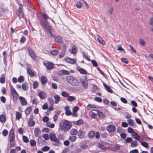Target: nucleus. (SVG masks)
Segmentation results:
<instances>
[{"label":"nucleus","mask_w":153,"mask_h":153,"mask_svg":"<svg viewBox=\"0 0 153 153\" xmlns=\"http://www.w3.org/2000/svg\"><path fill=\"white\" fill-rule=\"evenodd\" d=\"M40 16L44 19V20H47L48 19V18H49V16L45 13H41Z\"/></svg>","instance_id":"27"},{"label":"nucleus","mask_w":153,"mask_h":153,"mask_svg":"<svg viewBox=\"0 0 153 153\" xmlns=\"http://www.w3.org/2000/svg\"><path fill=\"white\" fill-rule=\"evenodd\" d=\"M83 123V121L82 120L80 119L76 121H74V123L77 125H80L82 124Z\"/></svg>","instance_id":"28"},{"label":"nucleus","mask_w":153,"mask_h":153,"mask_svg":"<svg viewBox=\"0 0 153 153\" xmlns=\"http://www.w3.org/2000/svg\"><path fill=\"white\" fill-rule=\"evenodd\" d=\"M121 59L122 62L125 63L126 64L128 63V62L127 59L124 58H121Z\"/></svg>","instance_id":"54"},{"label":"nucleus","mask_w":153,"mask_h":153,"mask_svg":"<svg viewBox=\"0 0 153 153\" xmlns=\"http://www.w3.org/2000/svg\"><path fill=\"white\" fill-rule=\"evenodd\" d=\"M49 136L50 140L51 141L56 142L57 143H59V141L57 138L55 134L51 133L50 134Z\"/></svg>","instance_id":"5"},{"label":"nucleus","mask_w":153,"mask_h":153,"mask_svg":"<svg viewBox=\"0 0 153 153\" xmlns=\"http://www.w3.org/2000/svg\"><path fill=\"white\" fill-rule=\"evenodd\" d=\"M97 114L99 117L101 119L104 118L105 117L103 113L100 111H97Z\"/></svg>","instance_id":"32"},{"label":"nucleus","mask_w":153,"mask_h":153,"mask_svg":"<svg viewBox=\"0 0 153 153\" xmlns=\"http://www.w3.org/2000/svg\"><path fill=\"white\" fill-rule=\"evenodd\" d=\"M66 79L68 83L73 86H78L79 84V82L77 79L72 76H67L66 77Z\"/></svg>","instance_id":"2"},{"label":"nucleus","mask_w":153,"mask_h":153,"mask_svg":"<svg viewBox=\"0 0 153 153\" xmlns=\"http://www.w3.org/2000/svg\"><path fill=\"white\" fill-rule=\"evenodd\" d=\"M69 51L72 54H74L76 53L77 52L76 46L74 45H73L72 48L70 49Z\"/></svg>","instance_id":"20"},{"label":"nucleus","mask_w":153,"mask_h":153,"mask_svg":"<svg viewBox=\"0 0 153 153\" xmlns=\"http://www.w3.org/2000/svg\"><path fill=\"white\" fill-rule=\"evenodd\" d=\"M28 85V83L27 82H24L23 83L22 86L23 90L25 91L27 90L29 88Z\"/></svg>","instance_id":"19"},{"label":"nucleus","mask_w":153,"mask_h":153,"mask_svg":"<svg viewBox=\"0 0 153 153\" xmlns=\"http://www.w3.org/2000/svg\"><path fill=\"white\" fill-rule=\"evenodd\" d=\"M33 88L35 89L38 86V82L37 81H34L33 84Z\"/></svg>","instance_id":"36"},{"label":"nucleus","mask_w":153,"mask_h":153,"mask_svg":"<svg viewBox=\"0 0 153 153\" xmlns=\"http://www.w3.org/2000/svg\"><path fill=\"white\" fill-rule=\"evenodd\" d=\"M138 145L137 141H134L131 143V146L135 147Z\"/></svg>","instance_id":"42"},{"label":"nucleus","mask_w":153,"mask_h":153,"mask_svg":"<svg viewBox=\"0 0 153 153\" xmlns=\"http://www.w3.org/2000/svg\"><path fill=\"white\" fill-rule=\"evenodd\" d=\"M54 98L55 100V103L57 104L60 100V96L58 95H55L54 96Z\"/></svg>","instance_id":"29"},{"label":"nucleus","mask_w":153,"mask_h":153,"mask_svg":"<svg viewBox=\"0 0 153 153\" xmlns=\"http://www.w3.org/2000/svg\"><path fill=\"white\" fill-rule=\"evenodd\" d=\"M27 72L28 74L31 76H34V74L33 71H32L29 68H27Z\"/></svg>","instance_id":"30"},{"label":"nucleus","mask_w":153,"mask_h":153,"mask_svg":"<svg viewBox=\"0 0 153 153\" xmlns=\"http://www.w3.org/2000/svg\"><path fill=\"white\" fill-rule=\"evenodd\" d=\"M76 6L79 8H81V7H82L81 3L79 1L77 2L76 4Z\"/></svg>","instance_id":"64"},{"label":"nucleus","mask_w":153,"mask_h":153,"mask_svg":"<svg viewBox=\"0 0 153 153\" xmlns=\"http://www.w3.org/2000/svg\"><path fill=\"white\" fill-rule=\"evenodd\" d=\"M76 139V137L74 135H72L69 137L68 139L72 142H74Z\"/></svg>","instance_id":"35"},{"label":"nucleus","mask_w":153,"mask_h":153,"mask_svg":"<svg viewBox=\"0 0 153 153\" xmlns=\"http://www.w3.org/2000/svg\"><path fill=\"white\" fill-rule=\"evenodd\" d=\"M58 53V51L56 50H53L51 51V54L54 55H56Z\"/></svg>","instance_id":"55"},{"label":"nucleus","mask_w":153,"mask_h":153,"mask_svg":"<svg viewBox=\"0 0 153 153\" xmlns=\"http://www.w3.org/2000/svg\"><path fill=\"white\" fill-rule=\"evenodd\" d=\"M50 147L47 146H45L43 147L42 149V150L43 152H46L48 151L50 149Z\"/></svg>","instance_id":"47"},{"label":"nucleus","mask_w":153,"mask_h":153,"mask_svg":"<svg viewBox=\"0 0 153 153\" xmlns=\"http://www.w3.org/2000/svg\"><path fill=\"white\" fill-rule=\"evenodd\" d=\"M35 136L38 137L41 134V131L38 128H36L34 130Z\"/></svg>","instance_id":"23"},{"label":"nucleus","mask_w":153,"mask_h":153,"mask_svg":"<svg viewBox=\"0 0 153 153\" xmlns=\"http://www.w3.org/2000/svg\"><path fill=\"white\" fill-rule=\"evenodd\" d=\"M139 41L141 45L143 46H144L145 45V42L143 40L141 39H139Z\"/></svg>","instance_id":"49"},{"label":"nucleus","mask_w":153,"mask_h":153,"mask_svg":"<svg viewBox=\"0 0 153 153\" xmlns=\"http://www.w3.org/2000/svg\"><path fill=\"white\" fill-rule=\"evenodd\" d=\"M23 6L22 4H20L19 5V7L18 10V16L19 17L20 19L21 18H24V13L23 11Z\"/></svg>","instance_id":"4"},{"label":"nucleus","mask_w":153,"mask_h":153,"mask_svg":"<svg viewBox=\"0 0 153 153\" xmlns=\"http://www.w3.org/2000/svg\"><path fill=\"white\" fill-rule=\"evenodd\" d=\"M44 65L46 66V68L48 70H52L54 68L53 64L51 62H48L46 64L44 63Z\"/></svg>","instance_id":"8"},{"label":"nucleus","mask_w":153,"mask_h":153,"mask_svg":"<svg viewBox=\"0 0 153 153\" xmlns=\"http://www.w3.org/2000/svg\"><path fill=\"white\" fill-rule=\"evenodd\" d=\"M30 143L32 146H33L36 145V142L34 140H31L30 141Z\"/></svg>","instance_id":"45"},{"label":"nucleus","mask_w":153,"mask_h":153,"mask_svg":"<svg viewBox=\"0 0 153 153\" xmlns=\"http://www.w3.org/2000/svg\"><path fill=\"white\" fill-rule=\"evenodd\" d=\"M106 129L109 132H113L115 130L116 127L113 125H108Z\"/></svg>","instance_id":"11"},{"label":"nucleus","mask_w":153,"mask_h":153,"mask_svg":"<svg viewBox=\"0 0 153 153\" xmlns=\"http://www.w3.org/2000/svg\"><path fill=\"white\" fill-rule=\"evenodd\" d=\"M41 83L42 84H45L47 82V79L46 77L44 76H43L41 78Z\"/></svg>","instance_id":"25"},{"label":"nucleus","mask_w":153,"mask_h":153,"mask_svg":"<svg viewBox=\"0 0 153 153\" xmlns=\"http://www.w3.org/2000/svg\"><path fill=\"white\" fill-rule=\"evenodd\" d=\"M38 95L41 99H44L47 97V95L45 92L42 91L39 92Z\"/></svg>","instance_id":"12"},{"label":"nucleus","mask_w":153,"mask_h":153,"mask_svg":"<svg viewBox=\"0 0 153 153\" xmlns=\"http://www.w3.org/2000/svg\"><path fill=\"white\" fill-rule=\"evenodd\" d=\"M82 56L84 58H85L86 60H88L89 61H91L90 59L89 58L85 55V53L83 52L82 53Z\"/></svg>","instance_id":"61"},{"label":"nucleus","mask_w":153,"mask_h":153,"mask_svg":"<svg viewBox=\"0 0 153 153\" xmlns=\"http://www.w3.org/2000/svg\"><path fill=\"white\" fill-rule=\"evenodd\" d=\"M6 121V117L4 115H1L0 116V121L3 123Z\"/></svg>","instance_id":"37"},{"label":"nucleus","mask_w":153,"mask_h":153,"mask_svg":"<svg viewBox=\"0 0 153 153\" xmlns=\"http://www.w3.org/2000/svg\"><path fill=\"white\" fill-rule=\"evenodd\" d=\"M19 99L20 101V104L22 105H26L27 102L25 98L22 97L20 96L19 97Z\"/></svg>","instance_id":"10"},{"label":"nucleus","mask_w":153,"mask_h":153,"mask_svg":"<svg viewBox=\"0 0 153 153\" xmlns=\"http://www.w3.org/2000/svg\"><path fill=\"white\" fill-rule=\"evenodd\" d=\"M81 84L84 88H86L88 87V81L86 78L81 79H80Z\"/></svg>","instance_id":"7"},{"label":"nucleus","mask_w":153,"mask_h":153,"mask_svg":"<svg viewBox=\"0 0 153 153\" xmlns=\"http://www.w3.org/2000/svg\"><path fill=\"white\" fill-rule=\"evenodd\" d=\"M69 107L67 105L64 108L65 112V114L67 116H69L71 114V111L69 110Z\"/></svg>","instance_id":"16"},{"label":"nucleus","mask_w":153,"mask_h":153,"mask_svg":"<svg viewBox=\"0 0 153 153\" xmlns=\"http://www.w3.org/2000/svg\"><path fill=\"white\" fill-rule=\"evenodd\" d=\"M88 137L90 138H93L95 135L94 132L93 131H91L88 134Z\"/></svg>","instance_id":"33"},{"label":"nucleus","mask_w":153,"mask_h":153,"mask_svg":"<svg viewBox=\"0 0 153 153\" xmlns=\"http://www.w3.org/2000/svg\"><path fill=\"white\" fill-rule=\"evenodd\" d=\"M49 120V118L47 116H45L42 118V120L44 122H48Z\"/></svg>","instance_id":"58"},{"label":"nucleus","mask_w":153,"mask_h":153,"mask_svg":"<svg viewBox=\"0 0 153 153\" xmlns=\"http://www.w3.org/2000/svg\"><path fill=\"white\" fill-rule=\"evenodd\" d=\"M8 11V10L7 7H0V16L2 15L5 13L7 12Z\"/></svg>","instance_id":"15"},{"label":"nucleus","mask_w":153,"mask_h":153,"mask_svg":"<svg viewBox=\"0 0 153 153\" xmlns=\"http://www.w3.org/2000/svg\"><path fill=\"white\" fill-rule=\"evenodd\" d=\"M91 62L94 65V66L96 67L97 66V62L94 60H91Z\"/></svg>","instance_id":"57"},{"label":"nucleus","mask_w":153,"mask_h":153,"mask_svg":"<svg viewBox=\"0 0 153 153\" xmlns=\"http://www.w3.org/2000/svg\"><path fill=\"white\" fill-rule=\"evenodd\" d=\"M78 137L82 139L84 137V132L83 131L80 129L78 131Z\"/></svg>","instance_id":"13"},{"label":"nucleus","mask_w":153,"mask_h":153,"mask_svg":"<svg viewBox=\"0 0 153 153\" xmlns=\"http://www.w3.org/2000/svg\"><path fill=\"white\" fill-rule=\"evenodd\" d=\"M9 137L10 142H13L15 138L14 131L13 129H11L9 133Z\"/></svg>","instance_id":"6"},{"label":"nucleus","mask_w":153,"mask_h":153,"mask_svg":"<svg viewBox=\"0 0 153 153\" xmlns=\"http://www.w3.org/2000/svg\"><path fill=\"white\" fill-rule=\"evenodd\" d=\"M62 95L65 97H68L69 96V94L68 92L65 91H63L61 94Z\"/></svg>","instance_id":"48"},{"label":"nucleus","mask_w":153,"mask_h":153,"mask_svg":"<svg viewBox=\"0 0 153 153\" xmlns=\"http://www.w3.org/2000/svg\"><path fill=\"white\" fill-rule=\"evenodd\" d=\"M103 85L104 87L106 90L108 92H110V93H113V91L111 89L110 87L107 85L106 84L103 83Z\"/></svg>","instance_id":"18"},{"label":"nucleus","mask_w":153,"mask_h":153,"mask_svg":"<svg viewBox=\"0 0 153 153\" xmlns=\"http://www.w3.org/2000/svg\"><path fill=\"white\" fill-rule=\"evenodd\" d=\"M67 98L68 100L70 101H72L75 99L74 97L72 96H68Z\"/></svg>","instance_id":"53"},{"label":"nucleus","mask_w":153,"mask_h":153,"mask_svg":"<svg viewBox=\"0 0 153 153\" xmlns=\"http://www.w3.org/2000/svg\"><path fill=\"white\" fill-rule=\"evenodd\" d=\"M141 145L143 147L147 148L148 147L149 145L146 142H142L141 141L140 142Z\"/></svg>","instance_id":"44"},{"label":"nucleus","mask_w":153,"mask_h":153,"mask_svg":"<svg viewBox=\"0 0 153 153\" xmlns=\"http://www.w3.org/2000/svg\"><path fill=\"white\" fill-rule=\"evenodd\" d=\"M39 19L41 25L44 28H46L47 27H48V21L47 20H44L40 18L39 17Z\"/></svg>","instance_id":"3"},{"label":"nucleus","mask_w":153,"mask_h":153,"mask_svg":"<svg viewBox=\"0 0 153 153\" xmlns=\"http://www.w3.org/2000/svg\"><path fill=\"white\" fill-rule=\"evenodd\" d=\"M128 124L131 126H132L134 125V120L131 119H129L128 120Z\"/></svg>","instance_id":"38"},{"label":"nucleus","mask_w":153,"mask_h":153,"mask_svg":"<svg viewBox=\"0 0 153 153\" xmlns=\"http://www.w3.org/2000/svg\"><path fill=\"white\" fill-rule=\"evenodd\" d=\"M65 52L64 51H62L61 52L59 55V57L60 58H62L65 55Z\"/></svg>","instance_id":"59"},{"label":"nucleus","mask_w":153,"mask_h":153,"mask_svg":"<svg viewBox=\"0 0 153 153\" xmlns=\"http://www.w3.org/2000/svg\"><path fill=\"white\" fill-rule=\"evenodd\" d=\"M28 51L31 57L33 59L35 58V55L33 50L31 48H28Z\"/></svg>","instance_id":"17"},{"label":"nucleus","mask_w":153,"mask_h":153,"mask_svg":"<svg viewBox=\"0 0 153 153\" xmlns=\"http://www.w3.org/2000/svg\"><path fill=\"white\" fill-rule=\"evenodd\" d=\"M132 137L137 140H139L140 137L139 135L136 132H134V133L132 134Z\"/></svg>","instance_id":"21"},{"label":"nucleus","mask_w":153,"mask_h":153,"mask_svg":"<svg viewBox=\"0 0 153 153\" xmlns=\"http://www.w3.org/2000/svg\"><path fill=\"white\" fill-rule=\"evenodd\" d=\"M94 100L99 102H102V99L101 98L99 97H95L94 98Z\"/></svg>","instance_id":"52"},{"label":"nucleus","mask_w":153,"mask_h":153,"mask_svg":"<svg viewBox=\"0 0 153 153\" xmlns=\"http://www.w3.org/2000/svg\"><path fill=\"white\" fill-rule=\"evenodd\" d=\"M72 124L69 121L65 120L62 122V124H59L60 129L63 132H65L71 128Z\"/></svg>","instance_id":"1"},{"label":"nucleus","mask_w":153,"mask_h":153,"mask_svg":"<svg viewBox=\"0 0 153 153\" xmlns=\"http://www.w3.org/2000/svg\"><path fill=\"white\" fill-rule=\"evenodd\" d=\"M3 75H1L0 77V82L2 84L4 83L5 81V79L4 77L3 76Z\"/></svg>","instance_id":"40"},{"label":"nucleus","mask_w":153,"mask_h":153,"mask_svg":"<svg viewBox=\"0 0 153 153\" xmlns=\"http://www.w3.org/2000/svg\"><path fill=\"white\" fill-rule=\"evenodd\" d=\"M103 102L104 104L107 105L109 103V102L108 99H104L103 100Z\"/></svg>","instance_id":"63"},{"label":"nucleus","mask_w":153,"mask_h":153,"mask_svg":"<svg viewBox=\"0 0 153 153\" xmlns=\"http://www.w3.org/2000/svg\"><path fill=\"white\" fill-rule=\"evenodd\" d=\"M28 126L30 127H32L35 125V122L33 120H29L27 122Z\"/></svg>","instance_id":"31"},{"label":"nucleus","mask_w":153,"mask_h":153,"mask_svg":"<svg viewBox=\"0 0 153 153\" xmlns=\"http://www.w3.org/2000/svg\"><path fill=\"white\" fill-rule=\"evenodd\" d=\"M10 92L12 96L14 97H18L19 96L18 93L15 90V89L12 85L10 87Z\"/></svg>","instance_id":"9"},{"label":"nucleus","mask_w":153,"mask_h":153,"mask_svg":"<svg viewBox=\"0 0 153 153\" xmlns=\"http://www.w3.org/2000/svg\"><path fill=\"white\" fill-rule=\"evenodd\" d=\"M132 140V139L131 137H128L125 140L126 143H129Z\"/></svg>","instance_id":"62"},{"label":"nucleus","mask_w":153,"mask_h":153,"mask_svg":"<svg viewBox=\"0 0 153 153\" xmlns=\"http://www.w3.org/2000/svg\"><path fill=\"white\" fill-rule=\"evenodd\" d=\"M97 40L99 42L103 45H104L105 44V42L102 39V38L99 35L97 36Z\"/></svg>","instance_id":"22"},{"label":"nucleus","mask_w":153,"mask_h":153,"mask_svg":"<svg viewBox=\"0 0 153 153\" xmlns=\"http://www.w3.org/2000/svg\"><path fill=\"white\" fill-rule=\"evenodd\" d=\"M23 140L24 142L25 143H27L29 142V140L27 137L25 136H23Z\"/></svg>","instance_id":"50"},{"label":"nucleus","mask_w":153,"mask_h":153,"mask_svg":"<svg viewBox=\"0 0 153 153\" xmlns=\"http://www.w3.org/2000/svg\"><path fill=\"white\" fill-rule=\"evenodd\" d=\"M8 133V132L6 129L4 130L2 132V134L4 136H6L7 135Z\"/></svg>","instance_id":"56"},{"label":"nucleus","mask_w":153,"mask_h":153,"mask_svg":"<svg viewBox=\"0 0 153 153\" xmlns=\"http://www.w3.org/2000/svg\"><path fill=\"white\" fill-rule=\"evenodd\" d=\"M24 78L22 76H20L18 78V81L19 82H24Z\"/></svg>","instance_id":"41"},{"label":"nucleus","mask_w":153,"mask_h":153,"mask_svg":"<svg viewBox=\"0 0 153 153\" xmlns=\"http://www.w3.org/2000/svg\"><path fill=\"white\" fill-rule=\"evenodd\" d=\"M16 119L19 120L22 117V115L19 112L16 111Z\"/></svg>","instance_id":"39"},{"label":"nucleus","mask_w":153,"mask_h":153,"mask_svg":"<svg viewBox=\"0 0 153 153\" xmlns=\"http://www.w3.org/2000/svg\"><path fill=\"white\" fill-rule=\"evenodd\" d=\"M77 70L81 74H85L87 73L86 71L83 68H80L77 69Z\"/></svg>","instance_id":"26"},{"label":"nucleus","mask_w":153,"mask_h":153,"mask_svg":"<svg viewBox=\"0 0 153 153\" xmlns=\"http://www.w3.org/2000/svg\"><path fill=\"white\" fill-rule=\"evenodd\" d=\"M55 41L57 43L60 44L62 43V38L59 36L56 37L55 39Z\"/></svg>","instance_id":"24"},{"label":"nucleus","mask_w":153,"mask_h":153,"mask_svg":"<svg viewBox=\"0 0 153 153\" xmlns=\"http://www.w3.org/2000/svg\"><path fill=\"white\" fill-rule=\"evenodd\" d=\"M46 126L50 128H53L54 127V124L53 123L51 124L50 122H48L46 124Z\"/></svg>","instance_id":"46"},{"label":"nucleus","mask_w":153,"mask_h":153,"mask_svg":"<svg viewBox=\"0 0 153 153\" xmlns=\"http://www.w3.org/2000/svg\"><path fill=\"white\" fill-rule=\"evenodd\" d=\"M48 100L49 102V103L51 105H53V99L51 97L49 98L48 99Z\"/></svg>","instance_id":"60"},{"label":"nucleus","mask_w":153,"mask_h":153,"mask_svg":"<svg viewBox=\"0 0 153 153\" xmlns=\"http://www.w3.org/2000/svg\"><path fill=\"white\" fill-rule=\"evenodd\" d=\"M65 60L67 62L71 64H74L76 63V61L74 59L67 57L65 58Z\"/></svg>","instance_id":"14"},{"label":"nucleus","mask_w":153,"mask_h":153,"mask_svg":"<svg viewBox=\"0 0 153 153\" xmlns=\"http://www.w3.org/2000/svg\"><path fill=\"white\" fill-rule=\"evenodd\" d=\"M31 111V109L30 107H27L26 108L25 111V113L26 115H28L30 114Z\"/></svg>","instance_id":"43"},{"label":"nucleus","mask_w":153,"mask_h":153,"mask_svg":"<svg viewBox=\"0 0 153 153\" xmlns=\"http://www.w3.org/2000/svg\"><path fill=\"white\" fill-rule=\"evenodd\" d=\"M93 106H94V105L89 104L87 106V109L90 110H95L94 109H92L93 108Z\"/></svg>","instance_id":"51"},{"label":"nucleus","mask_w":153,"mask_h":153,"mask_svg":"<svg viewBox=\"0 0 153 153\" xmlns=\"http://www.w3.org/2000/svg\"><path fill=\"white\" fill-rule=\"evenodd\" d=\"M70 133L73 135H76L78 133V131L76 129L72 128L71 130Z\"/></svg>","instance_id":"34"}]
</instances>
